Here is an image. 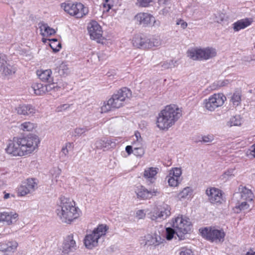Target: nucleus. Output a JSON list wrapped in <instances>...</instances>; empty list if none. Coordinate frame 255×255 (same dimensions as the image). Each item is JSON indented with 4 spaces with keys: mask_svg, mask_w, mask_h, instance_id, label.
I'll return each mask as SVG.
<instances>
[{
    "mask_svg": "<svg viewBox=\"0 0 255 255\" xmlns=\"http://www.w3.org/2000/svg\"><path fill=\"white\" fill-rule=\"evenodd\" d=\"M139 146L133 147V154L136 156H141L144 153L143 142L139 141Z\"/></svg>",
    "mask_w": 255,
    "mask_h": 255,
    "instance_id": "obj_33",
    "label": "nucleus"
},
{
    "mask_svg": "<svg viewBox=\"0 0 255 255\" xmlns=\"http://www.w3.org/2000/svg\"><path fill=\"white\" fill-rule=\"evenodd\" d=\"M168 182L169 185L172 187L177 186L179 183V178L172 176L169 175Z\"/></svg>",
    "mask_w": 255,
    "mask_h": 255,
    "instance_id": "obj_40",
    "label": "nucleus"
},
{
    "mask_svg": "<svg viewBox=\"0 0 255 255\" xmlns=\"http://www.w3.org/2000/svg\"><path fill=\"white\" fill-rule=\"evenodd\" d=\"M241 92L240 91H235L231 97V102L233 105L237 107L240 105L241 101Z\"/></svg>",
    "mask_w": 255,
    "mask_h": 255,
    "instance_id": "obj_31",
    "label": "nucleus"
},
{
    "mask_svg": "<svg viewBox=\"0 0 255 255\" xmlns=\"http://www.w3.org/2000/svg\"><path fill=\"white\" fill-rule=\"evenodd\" d=\"M228 83V81H220L217 82V86L219 87H221L224 86Z\"/></svg>",
    "mask_w": 255,
    "mask_h": 255,
    "instance_id": "obj_55",
    "label": "nucleus"
},
{
    "mask_svg": "<svg viewBox=\"0 0 255 255\" xmlns=\"http://www.w3.org/2000/svg\"><path fill=\"white\" fill-rule=\"evenodd\" d=\"M72 145L73 143L68 142L66 143L64 146L66 147V148L68 149V148H71L72 147Z\"/></svg>",
    "mask_w": 255,
    "mask_h": 255,
    "instance_id": "obj_60",
    "label": "nucleus"
},
{
    "mask_svg": "<svg viewBox=\"0 0 255 255\" xmlns=\"http://www.w3.org/2000/svg\"><path fill=\"white\" fill-rule=\"evenodd\" d=\"M104 141L103 140H99L96 142V146L97 148L101 149L104 147H106V145Z\"/></svg>",
    "mask_w": 255,
    "mask_h": 255,
    "instance_id": "obj_48",
    "label": "nucleus"
},
{
    "mask_svg": "<svg viewBox=\"0 0 255 255\" xmlns=\"http://www.w3.org/2000/svg\"><path fill=\"white\" fill-rule=\"evenodd\" d=\"M37 188V183L35 179L33 178L27 179L22 183L18 189V193L21 196L30 193Z\"/></svg>",
    "mask_w": 255,
    "mask_h": 255,
    "instance_id": "obj_15",
    "label": "nucleus"
},
{
    "mask_svg": "<svg viewBox=\"0 0 255 255\" xmlns=\"http://www.w3.org/2000/svg\"><path fill=\"white\" fill-rule=\"evenodd\" d=\"M131 96V92L129 89L124 87L119 90L113 95L112 97L104 103L101 107V113H107L113 109H118L122 107L127 99Z\"/></svg>",
    "mask_w": 255,
    "mask_h": 255,
    "instance_id": "obj_4",
    "label": "nucleus"
},
{
    "mask_svg": "<svg viewBox=\"0 0 255 255\" xmlns=\"http://www.w3.org/2000/svg\"><path fill=\"white\" fill-rule=\"evenodd\" d=\"M87 130L88 129L86 128H77L74 129L73 135L74 136H80Z\"/></svg>",
    "mask_w": 255,
    "mask_h": 255,
    "instance_id": "obj_44",
    "label": "nucleus"
},
{
    "mask_svg": "<svg viewBox=\"0 0 255 255\" xmlns=\"http://www.w3.org/2000/svg\"><path fill=\"white\" fill-rule=\"evenodd\" d=\"M61 6L65 12L76 18H81L88 12V8L80 2L62 3Z\"/></svg>",
    "mask_w": 255,
    "mask_h": 255,
    "instance_id": "obj_9",
    "label": "nucleus"
},
{
    "mask_svg": "<svg viewBox=\"0 0 255 255\" xmlns=\"http://www.w3.org/2000/svg\"><path fill=\"white\" fill-rule=\"evenodd\" d=\"M206 194L209 197V200L212 203L221 202L222 199V194L220 190L212 188L207 189Z\"/></svg>",
    "mask_w": 255,
    "mask_h": 255,
    "instance_id": "obj_19",
    "label": "nucleus"
},
{
    "mask_svg": "<svg viewBox=\"0 0 255 255\" xmlns=\"http://www.w3.org/2000/svg\"><path fill=\"white\" fill-rule=\"evenodd\" d=\"M136 216L139 219H142L145 217V213L142 210H138L136 213Z\"/></svg>",
    "mask_w": 255,
    "mask_h": 255,
    "instance_id": "obj_47",
    "label": "nucleus"
},
{
    "mask_svg": "<svg viewBox=\"0 0 255 255\" xmlns=\"http://www.w3.org/2000/svg\"><path fill=\"white\" fill-rule=\"evenodd\" d=\"M57 216L64 223H70L78 216L76 208L68 199L60 198V202L56 210Z\"/></svg>",
    "mask_w": 255,
    "mask_h": 255,
    "instance_id": "obj_3",
    "label": "nucleus"
},
{
    "mask_svg": "<svg viewBox=\"0 0 255 255\" xmlns=\"http://www.w3.org/2000/svg\"><path fill=\"white\" fill-rule=\"evenodd\" d=\"M18 244L16 241H8L0 244V255H8L10 252H13L16 249Z\"/></svg>",
    "mask_w": 255,
    "mask_h": 255,
    "instance_id": "obj_18",
    "label": "nucleus"
},
{
    "mask_svg": "<svg viewBox=\"0 0 255 255\" xmlns=\"http://www.w3.org/2000/svg\"><path fill=\"white\" fill-rule=\"evenodd\" d=\"M153 0H138L139 5L142 7L147 6Z\"/></svg>",
    "mask_w": 255,
    "mask_h": 255,
    "instance_id": "obj_46",
    "label": "nucleus"
},
{
    "mask_svg": "<svg viewBox=\"0 0 255 255\" xmlns=\"http://www.w3.org/2000/svg\"><path fill=\"white\" fill-rule=\"evenodd\" d=\"M39 142L38 138L35 136L14 137L13 140L9 142L5 151L14 156L29 154L37 148Z\"/></svg>",
    "mask_w": 255,
    "mask_h": 255,
    "instance_id": "obj_1",
    "label": "nucleus"
},
{
    "mask_svg": "<svg viewBox=\"0 0 255 255\" xmlns=\"http://www.w3.org/2000/svg\"><path fill=\"white\" fill-rule=\"evenodd\" d=\"M168 0H158L159 4H165Z\"/></svg>",
    "mask_w": 255,
    "mask_h": 255,
    "instance_id": "obj_61",
    "label": "nucleus"
},
{
    "mask_svg": "<svg viewBox=\"0 0 255 255\" xmlns=\"http://www.w3.org/2000/svg\"><path fill=\"white\" fill-rule=\"evenodd\" d=\"M172 227L176 230L179 239L183 240L184 235L191 231L192 226L189 218L181 216L173 220Z\"/></svg>",
    "mask_w": 255,
    "mask_h": 255,
    "instance_id": "obj_5",
    "label": "nucleus"
},
{
    "mask_svg": "<svg viewBox=\"0 0 255 255\" xmlns=\"http://www.w3.org/2000/svg\"><path fill=\"white\" fill-rule=\"evenodd\" d=\"M134 135L136 137V141H139L143 142L142 139L141 137L140 133L138 131H136L134 133Z\"/></svg>",
    "mask_w": 255,
    "mask_h": 255,
    "instance_id": "obj_53",
    "label": "nucleus"
},
{
    "mask_svg": "<svg viewBox=\"0 0 255 255\" xmlns=\"http://www.w3.org/2000/svg\"><path fill=\"white\" fill-rule=\"evenodd\" d=\"M126 151L128 154H130L132 152L133 153V147L131 145H128L126 147Z\"/></svg>",
    "mask_w": 255,
    "mask_h": 255,
    "instance_id": "obj_52",
    "label": "nucleus"
},
{
    "mask_svg": "<svg viewBox=\"0 0 255 255\" xmlns=\"http://www.w3.org/2000/svg\"><path fill=\"white\" fill-rule=\"evenodd\" d=\"M147 41L148 38L143 35H135L132 39L133 46L136 48H147Z\"/></svg>",
    "mask_w": 255,
    "mask_h": 255,
    "instance_id": "obj_23",
    "label": "nucleus"
},
{
    "mask_svg": "<svg viewBox=\"0 0 255 255\" xmlns=\"http://www.w3.org/2000/svg\"><path fill=\"white\" fill-rule=\"evenodd\" d=\"M182 116L181 110L174 105L167 106L158 114L157 126L160 129H168Z\"/></svg>",
    "mask_w": 255,
    "mask_h": 255,
    "instance_id": "obj_2",
    "label": "nucleus"
},
{
    "mask_svg": "<svg viewBox=\"0 0 255 255\" xmlns=\"http://www.w3.org/2000/svg\"><path fill=\"white\" fill-rule=\"evenodd\" d=\"M234 169H230L226 171L221 176L222 179L227 180L232 177L234 176Z\"/></svg>",
    "mask_w": 255,
    "mask_h": 255,
    "instance_id": "obj_41",
    "label": "nucleus"
},
{
    "mask_svg": "<svg viewBox=\"0 0 255 255\" xmlns=\"http://www.w3.org/2000/svg\"><path fill=\"white\" fill-rule=\"evenodd\" d=\"M170 214V207L163 203L157 207L156 209L151 213L150 218L152 220L159 221L166 219Z\"/></svg>",
    "mask_w": 255,
    "mask_h": 255,
    "instance_id": "obj_13",
    "label": "nucleus"
},
{
    "mask_svg": "<svg viewBox=\"0 0 255 255\" xmlns=\"http://www.w3.org/2000/svg\"><path fill=\"white\" fill-rule=\"evenodd\" d=\"M104 6L108 7V10L111 9L115 4H118L119 0H105Z\"/></svg>",
    "mask_w": 255,
    "mask_h": 255,
    "instance_id": "obj_43",
    "label": "nucleus"
},
{
    "mask_svg": "<svg viewBox=\"0 0 255 255\" xmlns=\"http://www.w3.org/2000/svg\"><path fill=\"white\" fill-rule=\"evenodd\" d=\"M213 140V137L210 135L204 136L202 137V141L204 142H210L212 141Z\"/></svg>",
    "mask_w": 255,
    "mask_h": 255,
    "instance_id": "obj_49",
    "label": "nucleus"
},
{
    "mask_svg": "<svg viewBox=\"0 0 255 255\" xmlns=\"http://www.w3.org/2000/svg\"><path fill=\"white\" fill-rule=\"evenodd\" d=\"M162 67L164 69H168L171 67V64L170 63H164L162 65Z\"/></svg>",
    "mask_w": 255,
    "mask_h": 255,
    "instance_id": "obj_58",
    "label": "nucleus"
},
{
    "mask_svg": "<svg viewBox=\"0 0 255 255\" xmlns=\"http://www.w3.org/2000/svg\"><path fill=\"white\" fill-rule=\"evenodd\" d=\"M56 172L57 173V175H56L55 178H57V176H59L61 173V169H60L59 168H57L56 169Z\"/></svg>",
    "mask_w": 255,
    "mask_h": 255,
    "instance_id": "obj_64",
    "label": "nucleus"
},
{
    "mask_svg": "<svg viewBox=\"0 0 255 255\" xmlns=\"http://www.w3.org/2000/svg\"><path fill=\"white\" fill-rule=\"evenodd\" d=\"M0 64V71L3 74L7 75L14 72L12 70L11 66L7 64L5 60L4 62H2Z\"/></svg>",
    "mask_w": 255,
    "mask_h": 255,
    "instance_id": "obj_30",
    "label": "nucleus"
},
{
    "mask_svg": "<svg viewBox=\"0 0 255 255\" xmlns=\"http://www.w3.org/2000/svg\"><path fill=\"white\" fill-rule=\"evenodd\" d=\"M50 41H51V43H50L51 48L55 52L58 51L61 47V43L58 42L57 39L55 38L52 39L50 40Z\"/></svg>",
    "mask_w": 255,
    "mask_h": 255,
    "instance_id": "obj_38",
    "label": "nucleus"
},
{
    "mask_svg": "<svg viewBox=\"0 0 255 255\" xmlns=\"http://www.w3.org/2000/svg\"><path fill=\"white\" fill-rule=\"evenodd\" d=\"M108 229V227L106 225H100L95 229L91 234L87 235L84 239V244L86 247L91 249L97 246L98 239L106 234Z\"/></svg>",
    "mask_w": 255,
    "mask_h": 255,
    "instance_id": "obj_7",
    "label": "nucleus"
},
{
    "mask_svg": "<svg viewBox=\"0 0 255 255\" xmlns=\"http://www.w3.org/2000/svg\"><path fill=\"white\" fill-rule=\"evenodd\" d=\"M242 119L240 116H235L230 120L228 123V125L230 127L239 126L241 125Z\"/></svg>",
    "mask_w": 255,
    "mask_h": 255,
    "instance_id": "obj_32",
    "label": "nucleus"
},
{
    "mask_svg": "<svg viewBox=\"0 0 255 255\" xmlns=\"http://www.w3.org/2000/svg\"><path fill=\"white\" fill-rule=\"evenodd\" d=\"M152 22H153V26H159L160 25V21L157 20H155V18L154 17V20H152Z\"/></svg>",
    "mask_w": 255,
    "mask_h": 255,
    "instance_id": "obj_59",
    "label": "nucleus"
},
{
    "mask_svg": "<svg viewBox=\"0 0 255 255\" xmlns=\"http://www.w3.org/2000/svg\"><path fill=\"white\" fill-rule=\"evenodd\" d=\"M251 23V22L248 19H243L238 20L234 23V29L236 31H238L242 29H244Z\"/></svg>",
    "mask_w": 255,
    "mask_h": 255,
    "instance_id": "obj_29",
    "label": "nucleus"
},
{
    "mask_svg": "<svg viewBox=\"0 0 255 255\" xmlns=\"http://www.w3.org/2000/svg\"><path fill=\"white\" fill-rule=\"evenodd\" d=\"M176 235V231L174 228L167 227L166 228V238L167 240H171Z\"/></svg>",
    "mask_w": 255,
    "mask_h": 255,
    "instance_id": "obj_39",
    "label": "nucleus"
},
{
    "mask_svg": "<svg viewBox=\"0 0 255 255\" xmlns=\"http://www.w3.org/2000/svg\"><path fill=\"white\" fill-rule=\"evenodd\" d=\"M52 71L50 69L39 70L37 71L39 78L43 82L50 83H53V79L51 77Z\"/></svg>",
    "mask_w": 255,
    "mask_h": 255,
    "instance_id": "obj_24",
    "label": "nucleus"
},
{
    "mask_svg": "<svg viewBox=\"0 0 255 255\" xmlns=\"http://www.w3.org/2000/svg\"><path fill=\"white\" fill-rule=\"evenodd\" d=\"M160 192L157 188H153L148 190L143 186H141L138 191H136L137 198L142 199L150 198L153 196H158Z\"/></svg>",
    "mask_w": 255,
    "mask_h": 255,
    "instance_id": "obj_16",
    "label": "nucleus"
},
{
    "mask_svg": "<svg viewBox=\"0 0 255 255\" xmlns=\"http://www.w3.org/2000/svg\"><path fill=\"white\" fill-rule=\"evenodd\" d=\"M41 34L43 36H48L53 35L56 31L54 29L51 28L47 23L41 22L38 24Z\"/></svg>",
    "mask_w": 255,
    "mask_h": 255,
    "instance_id": "obj_27",
    "label": "nucleus"
},
{
    "mask_svg": "<svg viewBox=\"0 0 255 255\" xmlns=\"http://www.w3.org/2000/svg\"><path fill=\"white\" fill-rule=\"evenodd\" d=\"M249 201L240 200L238 201V203L236 206L237 209L240 211L247 210L249 208V205L248 203Z\"/></svg>",
    "mask_w": 255,
    "mask_h": 255,
    "instance_id": "obj_34",
    "label": "nucleus"
},
{
    "mask_svg": "<svg viewBox=\"0 0 255 255\" xmlns=\"http://www.w3.org/2000/svg\"><path fill=\"white\" fill-rule=\"evenodd\" d=\"M4 57L5 56L4 55L0 54V64H1L2 62H4V61H5Z\"/></svg>",
    "mask_w": 255,
    "mask_h": 255,
    "instance_id": "obj_63",
    "label": "nucleus"
},
{
    "mask_svg": "<svg viewBox=\"0 0 255 255\" xmlns=\"http://www.w3.org/2000/svg\"><path fill=\"white\" fill-rule=\"evenodd\" d=\"M69 72V68L65 63H62L58 67V72L60 75H67Z\"/></svg>",
    "mask_w": 255,
    "mask_h": 255,
    "instance_id": "obj_36",
    "label": "nucleus"
},
{
    "mask_svg": "<svg viewBox=\"0 0 255 255\" xmlns=\"http://www.w3.org/2000/svg\"><path fill=\"white\" fill-rule=\"evenodd\" d=\"M162 44V40L159 36L153 35L151 38H148L147 41V48H150L153 47H158Z\"/></svg>",
    "mask_w": 255,
    "mask_h": 255,
    "instance_id": "obj_28",
    "label": "nucleus"
},
{
    "mask_svg": "<svg viewBox=\"0 0 255 255\" xmlns=\"http://www.w3.org/2000/svg\"><path fill=\"white\" fill-rule=\"evenodd\" d=\"M18 214L13 212H3L0 213V222H5L7 225H10L16 221Z\"/></svg>",
    "mask_w": 255,
    "mask_h": 255,
    "instance_id": "obj_22",
    "label": "nucleus"
},
{
    "mask_svg": "<svg viewBox=\"0 0 255 255\" xmlns=\"http://www.w3.org/2000/svg\"><path fill=\"white\" fill-rule=\"evenodd\" d=\"M69 107H70V105L68 104H64V105H61L60 106H59L58 107H57V110L58 112H61L63 110H66V109H68V108H69Z\"/></svg>",
    "mask_w": 255,
    "mask_h": 255,
    "instance_id": "obj_50",
    "label": "nucleus"
},
{
    "mask_svg": "<svg viewBox=\"0 0 255 255\" xmlns=\"http://www.w3.org/2000/svg\"><path fill=\"white\" fill-rule=\"evenodd\" d=\"M179 255H193V253L191 249L183 248L181 249Z\"/></svg>",
    "mask_w": 255,
    "mask_h": 255,
    "instance_id": "obj_45",
    "label": "nucleus"
},
{
    "mask_svg": "<svg viewBox=\"0 0 255 255\" xmlns=\"http://www.w3.org/2000/svg\"><path fill=\"white\" fill-rule=\"evenodd\" d=\"M4 195L3 198L4 199H7L10 197V194L6 193L5 192H4Z\"/></svg>",
    "mask_w": 255,
    "mask_h": 255,
    "instance_id": "obj_62",
    "label": "nucleus"
},
{
    "mask_svg": "<svg viewBox=\"0 0 255 255\" xmlns=\"http://www.w3.org/2000/svg\"><path fill=\"white\" fill-rule=\"evenodd\" d=\"M76 242L73 240V235L68 236L64 240L62 246V252L64 254H67L76 250Z\"/></svg>",
    "mask_w": 255,
    "mask_h": 255,
    "instance_id": "obj_17",
    "label": "nucleus"
},
{
    "mask_svg": "<svg viewBox=\"0 0 255 255\" xmlns=\"http://www.w3.org/2000/svg\"><path fill=\"white\" fill-rule=\"evenodd\" d=\"M250 150L251 154L255 157V143L251 147Z\"/></svg>",
    "mask_w": 255,
    "mask_h": 255,
    "instance_id": "obj_56",
    "label": "nucleus"
},
{
    "mask_svg": "<svg viewBox=\"0 0 255 255\" xmlns=\"http://www.w3.org/2000/svg\"><path fill=\"white\" fill-rule=\"evenodd\" d=\"M34 128V125L30 122H25L20 126V129L24 131H31Z\"/></svg>",
    "mask_w": 255,
    "mask_h": 255,
    "instance_id": "obj_37",
    "label": "nucleus"
},
{
    "mask_svg": "<svg viewBox=\"0 0 255 255\" xmlns=\"http://www.w3.org/2000/svg\"><path fill=\"white\" fill-rule=\"evenodd\" d=\"M176 24L177 25H180L181 27L183 29H185L187 26V24L186 22H184L183 20H178Z\"/></svg>",
    "mask_w": 255,
    "mask_h": 255,
    "instance_id": "obj_51",
    "label": "nucleus"
},
{
    "mask_svg": "<svg viewBox=\"0 0 255 255\" xmlns=\"http://www.w3.org/2000/svg\"><path fill=\"white\" fill-rule=\"evenodd\" d=\"M62 155H64L66 156L69 153L68 149L66 148V147L63 146L61 149Z\"/></svg>",
    "mask_w": 255,
    "mask_h": 255,
    "instance_id": "obj_54",
    "label": "nucleus"
},
{
    "mask_svg": "<svg viewBox=\"0 0 255 255\" xmlns=\"http://www.w3.org/2000/svg\"><path fill=\"white\" fill-rule=\"evenodd\" d=\"M188 56L194 60H207L215 57L217 52L215 48H192L188 51Z\"/></svg>",
    "mask_w": 255,
    "mask_h": 255,
    "instance_id": "obj_6",
    "label": "nucleus"
},
{
    "mask_svg": "<svg viewBox=\"0 0 255 255\" xmlns=\"http://www.w3.org/2000/svg\"><path fill=\"white\" fill-rule=\"evenodd\" d=\"M164 237H161L160 231L155 230L154 233L147 234L141 240L140 244L143 246H153L156 247L164 242Z\"/></svg>",
    "mask_w": 255,
    "mask_h": 255,
    "instance_id": "obj_10",
    "label": "nucleus"
},
{
    "mask_svg": "<svg viewBox=\"0 0 255 255\" xmlns=\"http://www.w3.org/2000/svg\"><path fill=\"white\" fill-rule=\"evenodd\" d=\"M17 113L19 115H30L35 113V109L30 105H19L15 109Z\"/></svg>",
    "mask_w": 255,
    "mask_h": 255,
    "instance_id": "obj_25",
    "label": "nucleus"
},
{
    "mask_svg": "<svg viewBox=\"0 0 255 255\" xmlns=\"http://www.w3.org/2000/svg\"><path fill=\"white\" fill-rule=\"evenodd\" d=\"M88 30L90 37L99 42L102 37L103 31L101 26L96 21H92L88 26Z\"/></svg>",
    "mask_w": 255,
    "mask_h": 255,
    "instance_id": "obj_14",
    "label": "nucleus"
},
{
    "mask_svg": "<svg viewBox=\"0 0 255 255\" xmlns=\"http://www.w3.org/2000/svg\"><path fill=\"white\" fill-rule=\"evenodd\" d=\"M134 20L138 22L139 24L146 26L150 24L152 20H154V17L147 13L141 12L137 14L134 16Z\"/></svg>",
    "mask_w": 255,
    "mask_h": 255,
    "instance_id": "obj_20",
    "label": "nucleus"
},
{
    "mask_svg": "<svg viewBox=\"0 0 255 255\" xmlns=\"http://www.w3.org/2000/svg\"><path fill=\"white\" fill-rule=\"evenodd\" d=\"M192 189L190 187L185 188L179 194V197L181 198H186L190 197L192 195Z\"/></svg>",
    "mask_w": 255,
    "mask_h": 255,
    "instance_id": "obj_35",
    "label": "nucleus"
},
{
    "mask_svg": "<svg viewBox=\"0 0 255 255\" xmlns=\"http://www.w3.org/2000/svg\"><path fill=\"white\" fill-rule=\"evenodd\" d=\"M202 236L212 242H222L224 240L225 233L223 229L215 227H206L199 230Z\"/></svg>",
    "mask_w": 255,
    "mask_h": 255,
    "instance_id": "obj_8",
    "label": "nucleus"
},
{
    "mask_svg": "<svg viewBox=\"0 0 255 255\" xmlns=\"http://www.w3.org/2000/svg\"><path fill=\"white\" fill-rule=\"evenodd\" d=\"M226 99L222 94H215L208 99L204 101L206 109L210 111H213L219 107L222 106Z\"/></svg>",
    "mask_w": 255,
    "mask_h": 255,
    "instance_id": "obj_12",
    "label": "nucleus"
},
{
    "mask_svg": "<svg viewBox=\"0 0 255 255\" xmlns=\"http://www.w3.org/2000/svg\"><path fill=\"white\" fill-rule=\"evenodd\" d=\"M239 193L234 194L236 197H240V199L245 201L251 202L254 197L253 193L252 191L247 189L246 187L240 186L239 188Z\"/></svg>",
    "mask_w": 255,
    "mask_h": 255,
    "instance_id": "obj_21",
    "label": "nucleus"
},
{
    "mask_svg": "<svg viewBox=\"0 0 255 255\" xmlns=\"http://www.w3.org/2000/svg\"><path fill=\"white\" fill-rule=\"evenodd\" d=\"M64 86L60 83H52L48 85H43L41 83H34L31 86V89L36 95H42L46 92L58 91L60 89L64 88Z\"/></svg>",
    "mask_w": 255,
    "mask_h": 255,
    "instance_id": "obj_11",
    "label": "nucleus"
},
{
    "mask_svg": "<svg viewBox=\"0 0 255 255\" xmlns=\"http://www.w3.org/2000/svg\"><path fill=\"white\" fill-rule=\"evenodd\" d=\"M158 170L157 168L149 167L144 170L143 177L146 179L147 182H149L148 184L154 182V177L157 173Z\"/></svg>",
    "mask_w": 255,
    "mask_h": 255,
    "instance_id": "obj_26",
    "label": "nucleus"
},
{
    "mask_svg": "<svg viewBox=\"0 0 255 255\" xmlns=\"http://www.w3.org/2000/svg\"><path fill=\"white\" fill-rule=\"evenodd\" d=\"M181 173L182 172L180 168H174V169H173L172 171H170L169 175L175 177L176 178H179L181 175Z\"/></svg>",
    "mask_w": 255,
    "mask_h": 255,
    "instance_id": "obj_42",
    "label": "nucleus"
},
{
    "mask_svg": "<svg viewBox=\"0 0 255 255\" xmlns=\"http://www.w3.org/2000/svg\"><path fill=\"white\" fill-rule=\"evenodd\" d=\"M245 255H255V248L250 249Z\"/></svg>",
    "mask_w": 255,
    "mask_h": 255,
    "instance_id": "obj_57",
    "label": "nucleus"
}]
</instances>
